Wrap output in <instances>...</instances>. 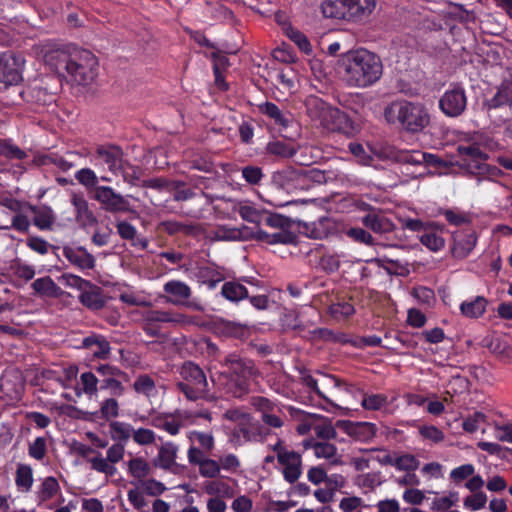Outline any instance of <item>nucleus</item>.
I'll return each mask as SVG.
<instances>
[{
    "mask_svg": "<svg viewBox=\"0 0 512 512\" xmlns=\"http://www.w3.org/2000/svg\"><path fill=\"white\" fill-rule=\"evenodd\" d=\"M45 62L57 73H67L79 85H87L97 75L98 60L89 50L65 45L45 54Z\"/></svg>",
    "mask_w": 512,
    "mask_h": 512,
    "instance_id": "obj_1",
    "label": "nucleus"
},
{
    "mask_svg": "<svg viewBox=\"0 0 512 512\" xmlns=\"http://www.w3.org/2000/svg\"><path fill=\"white\" fill-rule=\"evenodd\" d=\"M338 65L344 80L350 87H370L378 82L383 74V63L380 57L363 48L342 54Z\"/></svg>",
    "mask_w": 512,
    "mask_h": 512,
    "instance_id": "obj_2",
    "label": "nucleus"
},
{
    "mask_svg": "<svg viewBox=\"0 0 512 512\" xmlns=\"http://www.w3.org/2000/svg\"><path fill=\"white\" fill-rule=\"evenodd\" d=\"M223 365L229 369V373L220 374L219 385L227 395L234 398H240L246 394L249 390L248 381L259 375L254 361L236 353L226 355Z\"/></svg>",
    "mask_w": 512,
    "mask_h": 512,
    "instance_id": "obj_3",
    "label": "nucleus"
},
{
    "mask_svg": "<svg viewBox=\"0 0 512 512\" xmlns=\"http://www.w3.org/2000/svg\"><path fill=\"white\" fill-rule=\"evenodd\" d=\"M384 116L389 123L398 122L411 133L422 131L430 122V116L423 105L408 101L393 102L385 108Z\"/></svg>",
    "mask_w": 512,
    "mask_h": 512,
    "instance_id": "obj_4",
    "label": "nucleus"
},
{
    "mask_svg": "<svg viewBox=\"0 0 512 512\" xmlns=\"http://www.w3.org/2000/svg\"><path fill=\"white\" fill-rule=\"evenodd\" d=\"M290 227L289 218L264 210L258 226V239L266 244H291L296 236Z\"/></svg>",
    "mask_w": 512,
    "mask_h": 512,
    "instance_id": "obj_5",
    "label": "nucleus"
},
{
    "mask_svg": "<svg viewBox=\"0 0 512 512\" xmlns=\"http://www.w3.org/2000/svg\"><path fill=\"white\" fill-rule=\"evenodd\" d=\"M181 381L176 383V388L185 395L188 400L196 401L204 398L208 392V382L203 369L192 361H185L179 368Z\"/></svg>",
    "mask_w": 512,
    "mask_h": 512,
    "instance_id": "obj_6",
    "label": "nucleus"
},
{
    "mask_svg": "<svg viewBox=\"0 0 512 512\" xmlns=\"http://www.w3.org/2000/svg\"><path fill=\"white\" fill-rule=\"evenodd\" d=\"M317 375H319V378H315L306 371L301 372L300 382L332 406L336 405L325 395L324 391L331 392L333 388H343L345 392L352 394L357 390L353 385L342 382L341 379L334 375L325 374L319 371L317 372Z\"/></svg>",
    "mask_w": 512,
    "mask_h": 512,
    "instance_id": "obj_7",
    "label": "nucleus"
},
{
    "mask_svg": "<svg viewBox=\"0 0 512 512\" xmlns=\"http://www.w3.org/2000/svg\"><path fill=\"white\" fill-rule=\"evenodd\" d=\"M361 223L365 228L388 241L387 244H384L385 247L399 246L402 239L396 234V225L380 209L378 211H371L370 214H365L361 218Z\"/></svg>",
    "mask_w": 512,
    "mask_h": 512,
    "instance_id": "obj_8",
    "label": "nucleus"
},
{
    "mask_svg": "<svg viewBox=\"0 0 512 512\" xmlns=\"http://www.w3.org/2000/svg\"><path fill=\"white\" fill-rule=\"evenodd\" d=\"M58 81L54 77H46L35 80L23 92L28 102L37 105H48L56 100Z\"/></svg>",
    "mask_w": 512,
    "mask_h": 512,
    "instance_id": "obj_9",
    "label": "nucleus"
},
{
    "mask_svg": "<svg viewBox=\"0 0 512 512\" xmlns=\"http://www.w3.org/2000/svg\"><path fill=\"white\" fill-rule=\"evenodd\" d=\"M101 208L112 214L132 212V207L127 197L116 192L110 186H101L91 195Z\"/></svg>",
    "mask_w": 512,
    "mask_h": 512,
    "instance_id": "obj_10",
    "label": "nucleus"
},
{
    "mask_svg": "<svg viewBox=\"0 0 512 512\" xmlns=\"http://www.w3.org/2000/svg\"><path fill=\"white\" fill-rule=\"evenodd\" d=\"M95 371L100 376V389L110 390L113 396H122L125 393V387L122 384L123 381H129L128 374L119 368L109 365L101 364L95 367Z\"/></svg>",
    "mask_w": 512,
    "mask_h": 512,
    "instance_id": "obj_11",
    "label": "nucleus"
},
{
    "mask_svg": "<svg viewBox=\"0 0 512 512\" xmlns=\"http://www.w3.org/2000/svg\"><path fill=\"white\" fill-rule=\"evenodd\" d=\"M274 182L288 193L309 190L305 168L286 167L273 176Z\"/></svg>",
    "mask_w": 512,
    "mask_h": 512,
    "instance_id": "obj_12",
    "label": "nucleus"
},
{
    "mask_svg": "<svg viewBox=\"0 0 512 512\" xmlns=\"http://www.w3.org/2000/svg\"><path fill=\"white\" fill-rule=\"evenodd\" d=\"M467 106V96L463 87L455 85L447 90L439 100L441 111L448 117H458Z\"/></svg>",
    "mask_w": 512,
    "mask_h": 512,
    "instance_id": "obj_13",
    "label": "nucleus"
},
{
    "mask_svg": "<svg viewBox=\"0 0 512 512\" xmlns=\"http://www.w3.org/2000/svg\"><path fill=\"white\" fill-rule=\"evenodd\" d=\"M266 436L267 432L264 431L262 425L252 421L251 416L238 423L232 431L233 441L237 444L263 441Z\"/></svg>",
    "mask_w": 512,
    "mask_h": 512,
    "instance_id": "obj_14",
    "label": "nucleus"
},
{
    "mask_svg": "<svg viewBox=\"0 0 512 512\" xmlns=\"http://www.w3.org/2000/svg\"><path fill=\"white\" fill-rule=\"evenodd\" d=\"M22 60L13 54L0 55V83L17 84L21 79Z\"/></svg>",
    "mask_w": 512,
    "mask_h": 512,
    "instance_id": "obj_15",
    "label": "nucleus"
},
{
    "mask_svg": "<svg viewBox=\"0 0 512 512\" xmlns=\"http://www.w3.org/2000/svg\"><path fill=\"white\" fill-rule=\"evenodd\" d=\"M123 150L119 146H99L95 152V159L102 164L107 165L109 171L113 174L119 173L123 169L126 161L124 160Z\"/></svg>",
    "mask_w": 512,
    "mask_h": 512,
    "instance_id": "obj_16",
    "label": "nucleus"
},
{
    "mask_svg": "<svg viewBox=\"0 0 512 512\" xmlns=\"http://www.w3.org/2000/svg\"><path fill=\"white\" fill-rule=\"evenodd\" d=\"M277 460L283 468L284 479L294 484L302 474V459L301 455L295 451L281 452L277 455Z\"/></svg>",
    "mask_w": 512,
    "mask_h": 512,
    "instance_id": "obj_17",
    "label": "nucleus"
},
{
    "mask_svg": "<svg viewBox=\"0 0 512 512\" xmlns=\"http://www.w3.org/2000/svg\"><path fill=\"white\" fill-rule=\"evenodd\" d=\"M305 107L308 116L312 120L319 121L325 127L326 123L332 116V111L336 107H332L327 102L315 95H309L305 99Z\"/></svg>",
    "mask_w": 512,
    "mask_h": 512,
    "instance_id": "obj_18",
    "label": "nucleus"
},
{
    "mask_svg": "<svg viewBox=\"0 0 512 512\" xmlns=\"http://www.w3.org/2000/svg\"><path fill=\"white\" fill-rule=\"evenodd\" d=\"M63 255L80 270H91L96 265L95 257L82 246H64Z\"/></svg>",
    "mask_w": 512,
    "mask_h": 512,
    "instance_id": "obj_19",
    "label": "nucleus"
},
{
    "mask_svg": "<svg viewBox=\"0 0 512 512\" xmlns=\"http://www.w3.org/2000/svg\"><path fill=\"white\" fill-rule=\"evenodd\" d=\"M503 106H509L512 109V77L504 79L497 87L495 95L483 102V107L487 111Z\"/></svg>",
    "mask_w": 512,
    "mask_h": 512,
    "instance_id": "obj_20",
    "label": "nucleus"
},
{
    "mask_svg": "<svg viewBox=\"0 0 512 512\" xmlns=\"http://www.w3.org/2000/svg\"><path fill=\"white\" fill-rule=\"evenodd\" d=\"M337 426L342 427L348 435L361 442L371 440L377 432L376 425L369 422L338 421Z\"/></svg>",
    "mask_w": 512,
    "mask_h": 512,
    "instance_id": "obj_21",
    "label": "nucleus"
},
{
    "mask_svg": "<svg viewBox=\"0 0 512 512\" xmlns=\"http://www.w3.org/2000/svg\"><path fill=\"white\" fill-rule=\"evenodd\" d=\"M163 290L169 296L166 302L174 305L186 304V300L191 297L192 291L190 287L179 280H171L164 284Z\"/></svg>",
    "mask_w": 512,
    "mask_h": 512,
    "instance_id": "obj_22",
    "label": "nucleus"
},
{
    "mask_svg": "<svg viewBox=\"0 0 512 512\" xmlns=\"http://www.w3.org/2000/svg\"><path fill=\"white\" fill-rule=\"evenodd\" d=\"M27 210L33 214V224L40 230H52L56 215L51 207L42 205H27Z\"/></svg>",
    "mask_w": 512,
    "mask_h": 512,
    "instance_id": "obj_23",
    "label": "nucleus"
},
{
    "mask_svg": "<svg viewBox=\"0 0 512 512\" xmlns=\"http://www.w3.org/2000/svg\"><path fill=\"white\" fill-rule=\"evenodd\" d=\"M214 327L218 334L225 337L246 339L249 336L247 325L223 318L217 319L214 323Z\"/></svg>",
    "mask_w": 512,
    "mask_h": 512,
    "instance_id": "obj_24",
    "label": "nucleus"
},
{
    "mask_svg": "<svg viewBox=\"0 0 512 512\" xmlns=\"http://www.w3.org/2000/svg\"><path fill=\"white\" fill-rule=\"evenodd\" d=\"M324 128L330 131H337L345 135H352L356 131L354 122L351 118L338 108H335V110L332 111V116Z\"/></svg>",
    "mask_w": 512,
    "mask_h": 512,
    "instance_id": "obj_25",
    "label": "nucleus"
},
{
    "mask_svg": "<svg viewBox=\"0 0 512 512\" xmlns=\"http://www.w3.org/2000/svg\"><path fill=\"white\" fill-rule=\"evenodd\" d=\"M24 384L17 379L5 378L0 383V400L6 404L19 402L22 399Z\"/></svg>",
    "mask_w": 512,
    "mask_h": 512,
    "instance_id": "obj_26",
    "label": "nucleus"
},
{
    "mask_svg": "<svg viewBox=\"0 0 512 512\" xmlns=\"http://www.w3.org/2000/svg\"><path fill=\"white\" fill-rule=\"evenodd\" d=\"M79 301L90 310H100L106 304L102 289L92 283L81 292Z\"/></svg>",
    "mask_w": 512,
    "mask_h": 512,
    "instance_id": "obj_27",
    "label": "nucleus"
},
{
    "mask_svg": "<svg viewBox=\"0 0 512 512\" xmlns=\"http://www.w3.org/2000/svg\"><path fill=\"white\" fill-rule=\"evenodd\" d=\"M312 449L317 458L328 460L329 465L339 466L343 464L342 456L338 454L337 447L328 441L315 442L312 445Z\"/></svg>",
    "mask_w": 512,
    "mask_h": 512,
    "instance_id": "obj_28",
    "label": "nucleus"
},
{
    "mask_svg": "<svg viewBox=\"0 0 512 512\" xmlns=\"http://www.w3.org/2000/svg\"><path fill=\"white\" fill-rule=\"evenodd\" d=\"M349 21H359L368 17L376 6V0H346Z\"/></svg>",
    "mask_w": 512,
    "mask_h": 512,
    "instance_id": "obj_29",
    "label": "nucleus"
},
{
    "mask_svg": "<svg viewBox=\"0 0 512 512\" xmlns=\"http://www.w3.org/2000/svg\"><path fill=\"white\" fill-rule=\"evenodd\" d=\"M177 454V447L172 443H166L159 449L158 455L153 459V466L162 468L164 470H172L176 467L175 462Z\"/></svg>",
    "mask_w": 512,
    "mask_h": 512,
    "instance_id": "obj_30",
    "label": "nucleus"
},
{
    "mask_svg": "<svg viewBox=\"0 0 512 512\" xmlns=\"http://www.w3.org/2000/svg\"><path fill=\"white\" fill-rule=\"evenodd\" d=\"M346 3V0H324L321 4L324 17L349 21L348 5Z\"/></svg>",
    "mask_w": 512,
    "mask_h": 512,
    "instance_id": "obj_31",
    "label": "nucleus"
},
{
    "mask_svg": "<svg viewBox=\"0 0 512 512\" xmlns=\"http://www.w3.org/2000/svg\"><path fill=\"white\" fill-rule=\"evenodd\" d=\"M454 242V254L460 257H465L474 249L477 237L475 232L470 230L457 234L454 237Z\"/></svg>",
    "mask_w": 512,
    "mask_h": 512,
    "instance_id": "obj_32",
    "label": "nucleus"
},
{
    "mask_svg": "<svg viewBox=\"0 0 512 512\" xmlns=\"http://www.w3.org/2000/svg\"><path fill=\"white\" fill-rule=\"evenodd\" d=\"M195 277L198 282L207 284L210 289L216 287L224 277L214 265H201L196 268Z\"/></svg>",
    "mask_w": 512,
    "mask_h": 512,
    "instance_id": "obj_33",
    "label": "nucleus"
},
{
    "mask_svg": "<svg viewBox=\"0 0 512 512\" xmlns=\"http://www.w3.org/2000/svg\"><path fill=\"white\" fill-rule=\"evenodd\" d=\"M308 338L311 341H325L330 343H348L347 335L342 332H336L328 328H316L308 332Z\"/></svg>",
    "mask_w": 512,
    "mask_h": 512,
    "instance_id": "obj_34",
    "label": "nucleus"
},
{
    "mask_svg": "<svg viewBox=\"0 0 512 512\" xmlns=\"http://www.w3.org/2000/svg\"><path fill=\"white\" fill-rule=\"evenodd\" d=\"M116 228L119 236L124 240L131 241V244L141 249H146L148 241L145 238L137 237L136 228L127 221H119L116 223Z\"/></svg>",
    "mask_w": 512,
    "mask_h": 512,
    "instance_id": "obj_35",
    "label": "nucleus"
},
{
    "mask_svg": "<svg viewBox=\"0 0 512 512\" xmlns=\"http://www.w3.org/2000/svg\"><path fill=\"white\" fill-rule=\"evenodd\" d=\"M258 109L263 115L273 120L276 125L284 128L288 127L290 122L289 113L280 110L276 104L272 102H265L258 105Z\"/></svg>",
    "mask_w": 512,
    "mask_h": 512,
    "instance_id": "obj_36",
    "label": "nucleus"
},
{
    "mask_svg": "<svg viewBox=\"0 0 512 512\" xmlns=\"http://www.w3.org/2000/svg\"><path fill=\"white\" fill-rule=\"evenodd\" d=\"M71 202L76 210V219L84 224H93L97 222L96 217L89 208L88 201L80 195H73Z\"/></svg>",
    "mask_w": 512,
    "mask_h": 512,
    "instance_id": "obj_37",
    "label": "nucleus"
},
{
    "mask_svg": "<svg viewBox=\"0 0 512 512\" xmlns=\"http://www.w3.org/2000/svg\"><path fill=\"white\" fill-rule=\"evenodd\" d=\"M221 295L231 302H238L249 297L247 288L236 281L225 282L221 289Z\"/></svg>",
    "mask_w": 512,
    "mask_h": 512,
    "instance_id": "obj_38",
    "label": "nucleus"
},
{
    "mask_svg": "<svg viewBox=\"0 0 512 512\" xmlns=\"http://www.w3.org/2000/svg\"><path fill=\"white\" fill-rule=\"evenodd\" d=\"M487 300L482 296H477L471 301H464L460 305L461 313L470 318L482 316L486 311Z\"/></svg>",
    "mask_w": 512,
    "mask_h": 512,
    "instance_id": "obj_39",
    "label": "nucleus"
},
{
    "mask_svg": "<svg viewBox=\"0 0 512 512\" xmlns=\"http://www.w3.org/2000/svg\"><path fill=\"white\" fill-rule=\"evenodd\" d=\"M32 288L35 294L46 297H57L60 291V288L49 276L36 279L32 283Z\"/></svg>",
    "mask_w": 512,
    "mask_h": 512,
    "instance_id": "obj_40",
    "label": "nucleus"
},
{
    "mask_svg": "<svg viewBox=\"0 0 512 512\" xmlns=\"http://www.w3.org/2000/svg\"><path fill=\"white\" fill-rule=\"evenodd\" d=\"M15 484L22 492L30 491L33 484V470L30 465L22 463L17 465Z\"/></svg>",
    "mask_w": 512,
    "mask_h": 512,
    "instance_id": "obj_41",
    "label": "nucleus"
},
{
    "mask_svg": "<svg viewBox=\"0 0 512 512\" xmlns=\"http://www.w3.org/2000/svg\"><path fill=\"white\" fill-rule=\"evenodd\" d=\"M60 490L59 483L55 477L45 478L37 491V498L40 503L52 499Z\"/></svg>",
    "mask_w": 512,
    "mask_h": 512,
    "instance_id": "obj_42",
    "label": "nucleus"
},
{
    "mask_svg": "<svg viewBox=\"0 0 512 512\" xmlns=\"http://www.w3.org/2000/svg\"><path fill=\"white\" fill-rule=\"evenodd\" d=\"M75 179L84 186L90 193V196L100 188L98 185L99 178L96 173L90 168H82L75 173Z\"/></svg>",
    "mask_w": 512,
    "mask_h": 512,
    "instance_id": "obj_43",
    "label": "nucleus"
},
{
    "mask_svg": "<svg viewBox=\"0 0 512 512\" xmlns=\"http://www.w3.org/2000/svg\"><path fill=\"white\" fill-rule=\"evenodd\" d=\"M0 156L9 160H23L27 158V153L15 145L9 138L0 139Z\"/></svg>",
    "mask_w": 512,
    "mask_h": 512,
    "instance_id": "obj_44",
    "label": "nucleus"
},
{
    "mask_svg": "<svg viewBox=\"0 0 512 512\" xmlns=\"http://www.w3.org/2000/svg\"><path fill=\"white\" fill-rule=\"evenodd\" d=\"M129 474L139 480L144 479L151 473L150 464L141 457H135L127 462Z\"/></svg>",
    "mask_w": 512,
    "mask_h": 512,
    "instance_id": "obj_45",
    "label": "nucleus"
},
{
    "mask_svg": "<svg viewBox=\"0 0 512 512\" xmlns=\"http://www.w3.org/2000/svg\"><path fill=\"white\" fill-rule=\"evenodd\" d=\"M487 159L482 158H462L458 162V166L464 170L468 175L476 177L477 184H480L483 181V178L481 177V171L483 162Z\"/></svg>",
    "mask_w": 512,
    "mask_h": 512,
    "instance_id": "obj_46",
    "label": "nucleus"
},
{
    "mask_svg": "<svg viewBox=\"0 0 512 512\" xmlns=\"http://www.w3.org/2000/svg\"><path fill=\"white\" fill-rule=\"evenodd\" d=\"M146 319L150 322L181 323L184 315L168 311L151 310L147 313Z\"/></svg>",
    "mask_w": 512,
    "mask_h": 512,
    "instance_id": "obj_47",
    "label": "nucleus"
},
{
    "mask_svg": "<svg viewBox=\"0 0 512 512\" xmlns=\"http://www.w3.org/2000/svg\"><path fill=\"white\" fill-rule=\"evenodd\" d=\"M251 405L261 413V418L272 412H281L280 407L266 397L255 396L251 398Z\"/></svg>",
    "mask_w": 512,
    "mask_h": 512,
    "instance_id": "obj_48",
    "label": "nucleus"
},
{
    "mask_svg": "<svg viewBox=\"0 0 512 512\" xmlns=\"http://www.w3.org/2000/svg\"><path fill=\"white\" fill-rule=\"evenodd\" d=\"M269 154L280 156L282 158H291L296 155V149L282 141L269 142L266 146Z\"/></svg>",
    "mask_w": 512,
    "mask_h": 512,
    "instance_id": "obj_49",
    "label": "nucleus"
},
{
    "mask_svg": "<svg viewBox=\"0 0 512 512\" xmlns=\"http://www.w3.org/2000/svg\"><path fill=\"white\" fill-rule=\"evenodd\" d=\"M395 159L401 164L424 166V152L419 150L399 151L397 152Z\"/></svg>",
    "mask_w": 512,
    "mask_h": 512,
    "instance_id": "obj_50",
    "label": "nucleus"
},
{
    "mask_svg": "<svg viewBox=\"0 0 512 512\" xmlns=\"http://www.w3.org/2000/svg\"><path fill=\"white\" fill-rule=\"evenodd\" d=\"M346 236L351 240L367 246L376 245L375 238L370 232L361 227H352L346 231Z\"/></svg>",
    "mask_w": 512,
    "mask_h": 512,
    "instance_id": "obj_51",
    "label": "nucleus"
},
{
    "mask_svg": "<svg viewBox=\"0 0 512 512\" xmlns=\"http://www.w3.org/2000/svg\"><path fill=\"white\" fill-rule=\"evenodd\" d=\"M329 313L335 319L347 318L355 313L353 304L344 299L329 306Z\"/></svg>",
    "mask_w": 512,
    "mask_h": 512,
    "instance_id": "obj_52",
    "label": "nucleus"
},
{
    "mask_svg": "<svg viewBox=\"0 0 512 512\" xmlns=\"http://www.w3.org/2000/svg\"><path fill=\"white\" fill-rule=\"evenodd\" d=\"M388 404L387 396L383 394H363L361 405L366 410H380Z\"/></svg>",
    "mask_w": 512,
    "mask_h": 512,
    "instance_id": "obj_53",
    "label": "nucleus"
},
{
    "mask_svg": "<svg viewBox=\"0 0 512 512\" xmlns=\"http://www.w3.org/2000/svg\"><path fill=\"white\" fill-rule=\"evenodd\" d=\"M185 182L172 180L170 191H173V199L177 202L187 201L194 197L195 193L190 188H185Z\"/></svg>",
    "mask_w": 512,
    "mask_h": 512,
    "instance_id": "obj_54",
    "label": "nucleus"
},
{
    "mask_svg": "<svg viewBox=\"0 0 512 512\" xmlns=\"http://www.w3.org/2000/svg\"><path fill=\"white\" fill-rule=\"evenodd\" d=\"M109 427L112 438L119 441H127L133 431L131 425L119 421L111 422Z\"/></svg>",
    "mask_w": 512,
    "mask_h": 512,
    "instance_id": "obj_55",
    "label": "nucleus"
},
{
    "mask_svg": "<svg viewBox=\"0 0 512 512\" xmlns=\"http://www.w3.org/2000/svg\"><path fill=\"white\" fill-rule=\"evenodd\" d=\"M420 461L411 454H404L394 461V467L400 471L411 472L418 469Z\"/></svg>",
    "mask_w": 512,
    "mask_h": 512,
    "instance_id": "obj_56",
    "label": "nucleus"
},
{
    "mask_svg": "<svg viewBox=\"0 0 512 512\" xmlns=\"http://www.w3.org/2000/svg\"><path fill=\"white\" fill-rule=\"evenodd\" d=\"M47 453V441L44 437H37L28 445V454L31 458L41 461Z\"/></svg>",
    "mask_w": 512,
    "mask_h": 512,
    "instance_id": "obj_57",
    "label": "nucleus"
},
{
    "mask_svg": "<svg viewBox=\"0 0 512 512\" xmlns=\"http://www.w3.org/2000/svg\"><path fill=\"white\" fill-rule=\"evenodd\" d=\"M420 242L431 251H439L444 247V239L435 232L424 231L420 236Z\"/></svg>",
    "mask_w": 512,
    "mask_h": 512,
    "instance_id": "obj_58",
    "label": "nucleus"
},
{
    "mask_svg": "<svg viewBox=\"0 0 512 512\" xmlns=\"http://www.w3.org/2000/svg\"><path fill=\"white\" fill-rule=\"evenodd\" d=\"M83 392L86 395L94 396L98 391L97 384L100 383L97 376L92 372H84L80 376Z\"/></svg>",
    "mask_w": 512,
    "mask_h": 512,
    "instance_id": "obj_59",
    "label": "nucleus"
},
{
    "mask_svg": "<svg viewBox=\"0 0 512 512\" xmlns=\"http://www.w3.org/2000/svg\"><path fill=\"white\" fill-rule=\"evenodd\" d=\"M237 211L243 220L255 224L256 227L259 226L260 218L264 212V210H258L250 205H240Z\"/></svg>",
    "mask_w": 512,
    "mask_h": 512,
    "instance_id": "obj_60",
    "label": "nucleus"
},
{
    "mask_svg": "<svg viewBox=\"0 0 512 512\" xmlns=\"http://www.w3.org/2000/svg\"><path fill=\"white\" fill-rule=\"evenodd\" d=\"M155 381L147 374L140 375L134 382L133 388L137 393L149 396L155 390Z\"/></svg>",
    "mask_w": 512,
    "mask_h": 512,
    "instance_id": "obj_61",
    "label": "nucleus"
},
{
    "mask_svg": "<svg viewBox=\"0 0 512 512\" xmlns=\"http://www.w3.org/2000/svg\"><path fill=\"white\" fill-rule=\"evenodd\" d=\"M101 418L110 420L119 415V404L115 398H107L100 405Z\"/></svg>",
    "mask_w": 512,
    "mask_h": 512,
    "instance_id": "obj_62",
    "label": "nucleus"
},
{
    "mask_svg": "<svg viewBox=\"0 0 512 512\" xmlns=\"http://www.w3.org/2000/svg\"><path fill=\"white\" fill-rule=\"evenodd\" d=\"M287 36L306 54L311 52V44L308 38L300 31L290 27L287 29Z\"/></svg>",
    "mask_w": 512,
    "mask_h": 512,
    "instance_id": "obj_63",
    "label": "nucleus"
},
{
    "mask_svg": "<svg viewBox=\"0 0 512 512\" xmlns=\"http://www.w3.org/2000/svg\"><path fill=\"white\" fill-rule=\"evenodd\" d=\"M220 469L218 462L212 459L204 458L199 463V472L203 477L214 478L219 475Z\"/></svg>",
    "mask_w": 512,
    "mask_h": 512,
    "instance_id": "obj_64",
    "label": "nucleus"
}]
</instances>
